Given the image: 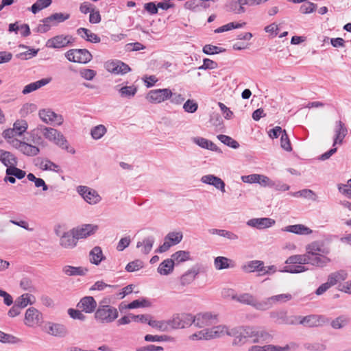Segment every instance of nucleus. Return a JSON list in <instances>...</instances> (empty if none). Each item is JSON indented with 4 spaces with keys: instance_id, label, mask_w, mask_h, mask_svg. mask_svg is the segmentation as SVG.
Here are the masks:
<instances>
[{
    "instance_id": "1",
    "label": "nucleus",
    "mask_w": 351,
    "mask_h": 351,
    "mask_svg": "<svg viewBox=\"0 0 351 351\" xmlns=\"http://www.w3.org/2000/svg\"><path fill=\"white\" fill-rule=\"evenodd\" d=\"M106 304L107 302L105 300H102L95 313V319L101 324L111 323L115 320L119 315L116 308Z\"/></svg>"
},
{
    "instance_id": "2",
    "label": "nucleus",
    "mask_w": 351,
    "mask_h": 351,
    "mask_svg": "<svg viewBox=\"0 0 351 351\" xmlns=\"http://www.w3.org/2000/svg\"><path fill=\"white\" fill-rule=\"evenodd\" d=\"M244 336L245 343L249 339H252V343H258L261 341H269L271 336L263 330H258L254 327L246 326L242 327Z\"/></svg>"
},
{
    "instance_id": "3",
    "label": "nucleus",
    "mask_w": 351,
    "mask_h": 351,
    "mask_svg": "<svg viewBox=\"0 0 351 351\" xmlns=\"http://www.w3.org/2000/svg\"><path fill=\"white\" fill-rule=\"evenodd\" d=\"M65 57L70 62L86 64L92 60L93 56L86 49H73L67 51Z\"/></svg>"
},
{
    "instance_id": "4",
    "label": "nucleus",
    "mask_w": 351,
    "mask_h": 351,
    "mask_svg": "<svg viewBox=\"0 0 351 351\" xmlns=\"http://www.w3.org/2000/svg\"><path fill=\"white\" fill-rule=\"evenodd\" d=\"M171 329L183 328L193 324V316L189 313H180L174 315L169 319Z\"/></svg>"
},
{
    "instance_id": "5",
    "label": "nucleus",
    "mask_w": 351,
    "mask_h": 351,
    "mask_svg": "<svg viewBox=\"0 0 351 351\" xmlns=\"http://www.w3.org/2000/svg\"><path fill=\"white\" fill-rule=\"evenodd\" d=\"M75 39L70 35H58L50 39L46 43V47L48 48L60 49L71 45Z\"/></svg>"
},
{
    "instance_id": "6",
    "label": "nucleus",
    "mask_w": 351,
    "mask_h": 351,
    "mask_svg": "<svg viewBox=\"0 0 351 351\" xmlns=\"http://www.w3.org/2000/svg\"><path fill=\"white\" fill-rule=\"evenodd\" d=\"M237 301L253 306L258 311H266L267 303H264V300L258 301L256 298L250 293H245L237 296Z\"/></svg>"
},
{
    "instance_id": "7",
    "label": "nucleus",
    "mask_w": 351,
    "mask_h": 351,
    "mask_svg": "<svg viewBox=\"0 0 351 351\" xmlns=\"http://www.w3.org/2000/svg\"><path fill=\"white\" fill-rule=\"evenodd\" d=\"M10 144L27 156H35L40 153V149L37 146L33 145L31 143L19 142V139H13L10 141Z\"/></svg>"
},
{
    "instance_id": "8",
    "label": "nucleus",
    "mask_w": 351,
    "mask_h": 351,
    "mask_svg": "<svg viewBox=\"0 0 351 351\" xmlns=\"http://www.w3.org/2000/svg\"><path fill=\"white\" fill-rule=\"evenodd\" d=\"M172 96V92L169 88L152 90L149 92L147 99L152 103L159 104Z\"/></svg>"
},
{
    "instance_id": "9",
    "label": "nucleus",
    "mask_w": 351,
    "mask_h": 351,
    "mask_svg": "<svg viewBox=\"0 0 351 351\" xmlns=\"http://www.w3.org/2000/svg\"><path fill=\"white\" fill-rule=\"evenodd\" d=\"M39 117L46 123L60 125L63 123V117L61 114H56L51 110H40Z\"/></svg>"
},
{
    "instance_id": "10",
    "label": "nucleus",
    "mask_w": 351,
    "mask_h": 351,
    "mask_svg": "<svg viewBox=\"0 0 351 351\" xmlns=\"http://www.w3.org/2000/svg\"><path fill=\"white\" fill-rule=\"evenodd\" d=\"M106 69L114 74H125L130 71V67L120 60L108 61L105 63Z\"/></svg>"
},
{
    "instance_id": "11",
    "label": "nucleus",
    "mask_w": 351,
    "mask_h": 351,
    "mask_svg": "<svg viewBox=\"0 0 351 351\" xmlns=\"http://www.w3.org/2000/svg\"><path fill=\"white\" fill-rule=\"evenodd\" d=\"M77 192L83 197L86 202L90 204H95L99 202L101 199L96 191L86 186H78Z\"/></svg>"
},
{
    "instance_id": "12",
    "label": "nucleus",
    "mask_w": 351,
    "mask_h": 351,
    "mask_svg": "<svg viewBox=\"0 0 351 351\" xmlns=\"http://www.w3.org/2000/svg\"><path fill=\"white\" fill-rule=\"evenodd\" d=\"M97 230L98 226L93 224H84L82 226L73 229L74 234H75L78 239L86 238L93 234Z\"/></svg>"
},
{
    "instance_id": "13",
    "label": "nucleus",
    "mask_w": 351,
    "mask_h": 351,
    "mask_svg": "<svg viewBox=\"0 0 351 351\" xmlns=\"http://www.w3.org/2000/svg\"><path fill=\"white\" fill-rule=\"evenodd\" d=\"M193 324L198 328L210 326L213 324V320L216 319V316L210 313H199L193 317Z\"/></svg>"
},
{
    "instance_id": "14",
    "label": "nucleus",
    "mask_w": 351,
    "mask_h": 351,
    "mask_svg": "<svg viewBox=\"0 0 351 351\" xmlns=\"http://www.w3.org/2000/svg\"><path fill=\"white\" fill-rule=\"evenodd\" d=\"M77 306L86 313H91L95 311L97 307V302L93 297L86 296L80 300Z\"/></svg>"
},
{
    "instance_id": "15",
    "label": "nucleus",
    "mask_w": 351,
    "mask_h": 351,
    "mask_svg": "<svg viewBox=\"0 0 351 351\" xmlns=\"http://www.w3.org/2000/svg\"><path fill=\"white\" fill-rule=\"evenodd\" d=\"M275 223V220L271 218H254L247 221V225L256 228L257 229H264L272 226Z\"/></svg>"
},
{
    "instance_id": "16",
    "label": "nucleus",
    "mask_w": 351,
    "mask_h": 351,
    "mask_svg": "<svg viewBox=\"0 0 351 351\" xmlns=\"http://www.w3.org/2000/svg\"><path fill=\"white\" fill-rule=\"evenodd\" d=\"M201 182L204 184L215 186L217 189L220 190L222 193L226 191L225 182L220 178L214 175L208 174L203 176L201 178Z\"/></svg>"
},
{
    "instance_id": "17",
    "label": "nucleus",
    "mask_w": 351,
    "mask_h": 351,
    "mask_svg": "<svg viewBox=\"0 0 351 351\" xmlns=\"http://www.w3.org/2000/svg\"><path fill=\"white\" fill-rule=\"evenodd\" d=\"M77 240L79 239H77L72 229L69 232H64L60 237V244L64 248H73L77 245Z\"/></svg>"
},
{
    "instance_id": "18",
    "label": "nucleus",
    "mask_w": 351,
    "mask_h": 351,
    "mask_svg": "<svg viewBox=\"0 0 351 351\" xmlns=\"http://www.w3.org/2000/svg\"><path fill=\"white\" fill-rule=\"evenodd\" d=\"M41 313L34 307L29 308L25 315V324L29 326H32L37 324L41 319Z\"/></svg>"
},
{
    "instance_id": "19",
    "label": "nucleus",
    "mask_w": 351,
    "mask_h": 351,
    "mask_svg": "<svg viewBox=\"0 0 351 351\" xmlns=\"http://www.w3.org/2000/svg\"><path fill=\"white\" fill-rule=\"evenodd\" d=\"M324 254H318L314 256H308V260L307 264H311L313 266L317 267H324L331 260L330 258L324 255Z\"/></svg>"
},
{
    "instance_id": "20",
    "label": "nucleus",
    "mask_w": 351,
    "mask_h": 351,
    "mask_svg": "<svg viewBox=\"0 0 351 351\" xmlns=\"http://www.w3.org/2000/svg\"><path fill=\"white\" fill-rule=\"evenodd\" d=\"M19 141L36 145L44 143V141L38 133V130H36V128L32 130L30 132H27L26 135H23L22 139H19Z\"/></svg>"
},
{
    "instance_id": "21",
    "label": "nucleus",
    "mask_w": 351,
    "mask_h": 351,
    "mask_svg": "<svg viewBox=\"0 0 351 351\" xmlns=\"http://www.w3.org/2000/svg\"><path fill=\"white\" fill-rule=\"evenodd\" d=\"M226 335L234 337L232 344L234 346H241L245 343L242 327L233 328L231 329L227 327Z\"/></svg>"
},
{
    "instance_id": "22",
    "label": "nucleus",
    "mask_w": 351,
    "mask_h": 351,
    "mask_svg": "<svg viewBox=\"0 0 351 351\" xmlns=\"http://www.w3.org/2000/svg\"><path fill=\"white\" fill-rule=\"evenodd\" d=\"M292 295L289 293H283L274 295L264 300V303H267V306L266 310L272 307L274 304L282 303L291 300Z\"/></svg>"
},
{
    "instance_id": "23",
    "label": "nucleus",
    "mask_w": 351,
    "mask_h": 351,
    "mask_svg": "<svg viewBox=\"0 0 351 351\" xmlns=\"http://www.w3.org/2000/svg\"><path fill=\"white\" fill-rule=\"evenodd\" d=\"M199 273V268L197 266L193 267L180 277V284L182 286L191 284L195 279Z\"/></svg>"
},
{
    "instance_id": "24",
    "label": "nucleus",
    "mask_w": 351,
    "mask_h": 351,
    "mask_svg": "<svg viewBox=\"0 0 351 351\" xmlns=\"http://www.w3.org/2000/svg\"><path fill=\"white\" fill-rule=\"evenodd\" d=\"M47 332L53 336L63 337L67 335V329L65 326L56 323H49Z\"/></svg>"
},
{
    "instance_id": "25",
    "label": "nucleus",
    "mask_w": 351,
    "mask_h": 351,
    "mask_svg": "<svg viewBox=\"0 0 351 351\" xmlns=\"http://www.w3.org/2000/svg\"><path fill=\"white\" fill-rule=\"evenodd\" d=\"M243 271L247 273L258 271L261 274L264 269V263L262 261H251L242 267Z\"/></svg>"
},
{
    "instance_id": "26",
    "label": "nucleus",
    "mask_w": 351,
    "mask_h": 351,
    "mask_svg": "<svg viewBox=\"0 0 351 351\" xmlns=\"http://www.w3.org/2000/svg\"><path fill=\"white\" fill-rule=\"evenodd\" d=\"M337 128L335 130V137L334 139L333 146L336 144H341L343 138L347 134V128L341 121H338L336 123Z\"/></svg>"
},
{
    "instance_id": "27",
    "label": "nucleus",
    "mask_w": 351,
    "mask_h": 351,
    "mask_svg": "<svg viewBox=\"0 0 351 351\" xmlns=\"http://www.w3.org/2000/svg\"><path fill=\"white\" fill-rule=\"evenodd\" d=\"M50 82H51V78H43V79H41L35 82L30 83L24 87L22 93L24 95L29 94V93L40 88L42 86L47 85Z\"/></svg>"
},
{
    "instance_id": "28",
    "label": "nucleus",
    "mask_w": 351,
    "mask_h": 351,
    "mask_svg": "<svg viewBox=\"0 0 351 351\" xmlns=\"http://www.w3.org/2000/svg\"><path fill=\"white\" fill-rule=\"evenodd\" d=\"M208 338L210 339H217L226 335L227 327L224 325H218L210 328H207Z\"/></svg>"
},
{
    "instance_id": "29",
    "label": "nucleus",
    "mask_w": 351,
    "mask_h": 351,
    "mask_svg": "<svg viewBox=\"0 0 351 351\" xmlns=\"http://www.w3.org/2000/svg\"><path fill=\"white\" fill-rule=\"evenodd\" d=\"M284 231L292 232L296 234L307 235L312 233V230L302 224L291 225L286 226Z\"/></svg>"
},
{
    "instance_id": "30",
    "label": "nucleus",
    "mask_w": 351,
    "mask_h": 351,
    "mask_svg": "<svg viewBox=\"0 0 351 351\" xmlns=\"http://www.w3.org/2000/svg\"><path fill=\"white\" fill-rule=\"evenodd\" d=\"M270 317L275 319L276 322L279 324H290L293 323L291 317L287 315L286 311L271 312Z\"/></svg>"
},
{
    "instance_id": "31",
    "label": "nucleus",
    "mask_w": 351,
    "mask_h": 351,
    "mask_svg": "<svg viewBox=\"0 0 351 351\" xmlns=\"http://www.w3.org/2000/svg\"><path fill=\"white\" fill-rule=\"evenodd\" d=\"M0 161L9 168L12 165H17V159L12 153L0 149Z\"/></svg>"
},
{
    "instance_id": "32",
    "label": "nucleus",
    "mask_w": 351,
    "mask_h": 351,
    "mask_svg": "<svg viewBox=\"0 0 351 351\" xmlns=\"http://www.w3.org/2000/svg\"><path fill=\"white\" fill-rule=\"evenodd\" d=\"M323 319V317L310 315L303 317H301L300 324L307 327H315L320 324V319Z\"/></svg>"
},
{
    "instance_id": "33",
    "label": "nucleus",
    "mask_w": 351,
    "mask_h": 351,
    "mask_svg": "<svg viewBox=\"0 0 351 351\" xmlns=\"http://www.w3.org/2000/svg\"><path fill=\"white\" fill-rule=\"evenodd\" d=\"M63 272L69 276H85L88 272V269L83 267H73L66 265L63 267Z\"/></svg>"
},
{
    "instance_id": "34",
    "label": "nucleus",
    "mask_w": 351,
    "mask_h": 351,
    "mask_svg": "<svg viewBox=\"0 0 351 351\" xmlns=\"http://www.w3.org/2000/svg\"><path fill=\"white\" fill-rule=\"evenodd\" d=\"M154 238L152 236L146 237L142 241H138L136 244V247H141V252L144 254H148L153 247L154 243Z\"/></svg>"
},
{
    "instance_id": "35",
    "label": "nucleus",
    "mask_w": 351,
    "mask_h": 351,
    "mask_svg": "<svg viewBox=\"0 0 351 351\" xmlns=\"http://www.w3.org/2000/svg\"><path fill=\"white\" fill-rule=\"evenodd\" d=\"M90 261L91 263L98 265L105 256L103 254L102 250L99 246L94 247L89 253Z\"/></svg>"
},
{
    "instance_id": "36",
    "label": "nucleus",
    "mask_w": 351,
    "mask_h": 351,
    "mask_svg": "<svg viewBox=\"0 0 351 351\" xmlns=\"http://www.w3.org/2000/svg\"><path fill=\"white\" fill-rule=\"evenodd\" d=\"M36 130H38V132L40 131V133L48 140L50 141L54 142L56 138L58 136L60 132L52 128H47L45 126H38Z\"/></svg>"
},
{
    "instance_id": "37",
    "label": "nucleus",
    "mask_w": 351,
    "mask_h": 351,
    "mask_svg": "<svg viewBox=\"0 0 351 351\" xmlns=\"http://www.w3.org/2000/svg\"><path fill=\"white\" fill-rule=\"evenodd\" d=\"M174 263L171 258L163 261L158 266L157 270L160 275L167 276L172 273L174 268Z\"/></svg>"
},
{
    "instance_id": "38",
    "label": "nucleus",
    "mask_w": 351,
    "mask_h": 351,
    "mask_svg": "<svg viewBox=\"0 0 351 351\" xmlns=\"http://www.w3.org/2000/svg\"><path fill=\"white\" fill-rule=\"evenodd\" d=\"M233 261L224 256H217L215 258L214 265L216 269L221 270L233 267Z\"/></svg>"
},
{
    "instance_id": "39",
    "label": "nucleus",
    "mask_w": 351,
    "mask_h": 351,
    "mask_svg": "<svg viewBox=\"0 0 351 351\" xmlns=\"http://www.w3.org/2000/svg\"><path fill=\"white\" fill-rule=\"evenodd\" d=\"M329 253L328 250L322 249L317 242H313L308 244L306 246V255L308 256H314L318 254H327Z\"/></svg>"
},
{
    "instance_id": "40",
    "label": "nucleus",
    "mask_w": 351,
    "mask_h": 351,
    "mask_svg": "<svg viewBox=\"0 0 351 351\" xmlns=\"http://www.w3.org/2000/svg\"><path fill=\"white\" fill-rule=\"evenodd\" d=\"M348 274L345 270H339L338 271L331 273L328 276L327 281L331 285V286H334L338 282L346 280Z\"/></svg>"
},
{
    "instance_id": "41",
    "label": "nucleus",
    "mask_w": 351,
    "mask_h": 351,
    "mask_svg": "<svg viewBox=\"0 0 351 351\" xmlns=\"http://www.w3.org/2000/svg\"><path fill=\"white\" fill-rule=\"evenodd\" d=\"M148 324L152 328H156L162 332L169 331L171 329L170 321H157L152 320V319H149Z\"/></svg>"
},
{
    "instance_id": "42",
    "label": "nucleus",
    "mask_w": 351,
    "mask_h": 351,
    "mask_svg": "<svg viewBox=\"0 0 351 351\" xmlns=\"http://www.w3.org/2000/svg\"><path fill=\"white\" fill-rule=\"evenodd\" d=\"M53 143L61 149L66 150L69 153L75 154V149L69 145L67 140L61 132L59 134L58 136L56 138Z\"/></svg>"
},
{
    "instance_id": "43",
    "label": "nucleus",
    "mask_w": 351,
    "mask_h": 351,
    "mask_svg": "<svg viewBox=\"0 0 351 351\" xmlns=\"http://www.w3.org/2000/svg\"><path fill=\"white\" fill-rule=\"evenodd\" d=\"M226 6L228 11L237 14L245 12V8L243 6H241L239 0H230Z\"/></svg>"
},
{
    "instance_id": "44",
    "label": "nucleus",
    "mask_w": 351,
    "mask_h": 351,
    "mask_svg": "<svg viewBox=\"0 0 351 351\" xmlns=\"http://www.w3.org/2000/svg\"><path fill=\"white\" fill-rule=\"evenodd\" d=\"M171 260L174 265L189 261L191 259L190 252L188 251L180 250L171 255Z\"/></svg>"
},
{
    "instance_id": "45",
    "label": "nucleus",
    "mask_w": 351,
    "mask_h": 351,
    "mask_svg": "<svg viewBox=\"0 0 351 351\" xmlns=\"http://www.w3.org/2000/svg\"><path fill=\"white\" fill-rule=\"evenodd\" d=\"M308 255L306 254H297L289 256L285 261L286 264H299V265H305L307 264Z\"/></svg>"
},
{
    "instance_id": "46",
    "label": "nucleus",
    "mask_w": 351,
    "mask_h": 351,
    "mask_svg": "<svg viewBox=\"0 0 351 351\" xmlns=\"http://www.w3.org/2000/svg\"><path fill=\"white\" fill-rule=\"evenodd\" d=\"M16 165H12L9 168L6 169L5 173L7 176H12L21 180L23 178L26 173L25 171L17 168Z\"/></svg>"
},
{
    "instance_id": "47",
    "label": "nucleus",
    "mask_w": 351,
    "mask_h": 351,
    "mask_svg": "<svg viewBox=\"0 0 351 351\" xmlns=\"http://www.w3.org/2000/svg\"><path fill=\"white\" fill-rule=\"evenodd\" d=\"M52 3V0H37L32 7L30 8L31 11L34 14H36L40 10L49 7Z\"/></svg>"
},
{
    "instance_id": "48",
    "label": "nucleus",
    "mask_w": 351,
    "mask_h": 351,
    "mask_svg": "<svg viewBox=\"0 0 351 351\" xmlns=\"http://www.w3.org/2000/svg\"><path fill=\"white\" fill-rule=\"evenodd\" d=\"M32 295L25 293L17 298L14 303L21 308H25L28 304H32L34 302L31 301L30 297Z\"/></svg>"
},
{
    "instance_id": "49",
    "label": "nucleus",
    "mask_w": 351,
    "mask_h": 351,
    "mask_svg": "<svg viewBox=\"0 0 351 351\" xmlns=\"http://www.w3.org/2000/svg\"><path fill=\"white\" fill-rule=\"evenodd\" d=\"M27 123L25 120H17L13 125V130L18 134L19 136H21L23 134L24 132H26L27 129Z\"/></svg>"
},
{
    "instance_id": "50",
    "label": "nucleus",
    "mask_w": 351,
    "mask_h": 351,
    "mask_svg": "<svg viewBox=\"0 0 351 351\" xmlns=\"http://www.w3.org/2000/svg\"><path fill=\"white\" fill-rule=\"evenodd\" d=\"M349 321L348 317L341 315L332 320L330 325L334 329H341L346 326L349 323Z\"/></svg>"
},
{
    "instance_id": "51",
    "label": "nucleus",
    "mask_w": 351,
    "mask_h": 351,
    "mask_svg": "<svg viewBox=\"0 0 351 351\" xmlns=\"http://www.w3.org/2000/svg\"><path fill=\"white\" fill-rule=\"evenodd\" d=\"M217 138L224 145L233 149H237L239 147V143L229 136L219 134L217 136Z\"/></svg>"
},
{
    "instance_id": "52",
    "label": "nucleus",
    "mask_w": 351,
    "mask_h": 351,
    "mask_svg": "<svg viewBox=\"0 0 351 351\" xmlns=\"http://www.w3.org/2000/svg\"><path fill=\"white\" fill-rule=\"evenodd\" d=\"M40 23L36 27V31L40 33H45L48 32L52 25H54L50 19L46 17L40 21Z\"/></svg>"
},
{
    "instance_id": "53",
    "label": "nucleus",
    "mask_w": 351,
    "mask_h": 351,
    "mask_svg": "<svg viewBox=\"0 0 351 351\" xmlns=\"http://www.w3.org/2000/svg\"><path fill=\"white\" fill-rule=\"evenodd\" d=\"M244 25H245V23H239L231 22V23H229L226 25H224L216 29L215 30V33H221V32L231 30L232 29L241 28V27H243Z\"/></svg>"
},
{
    "instance_id": "54",
    "label": "nucleus",
    "mask_w": 351,
    "mask_h": 351,
    "mask_svg": "<svg viewBox=\"0 0 351 351\" xmlns=\"http://www.w3.org/2000/svg\"><path fill=\"white\" fill-rule=\"evenodd\" d=\"M39 167L41 169L45 171L49 170L56 172H59L60 171V167L49 160H42L39 165Z\"/></svg>"
},
{
    "instance_id": "55",
    "label": "nucleus",
    "mask_w": 351,
    "mask_h": 351,
    "mask_svg": "<svg viewBox=\"0 0 351 351\" xmlns=\"http://www.w3.org/2000/svg\"><path fill=\"white\" fill-rule=\"evenodd\" d=\"M0 341L3 343H16L20 341V339L12 335L0 330Z\"/></svg>"
},
{
    "instance_id": "56",
    "label": "nucleus",
    "mask_w": 351,
    "mask_h": 351,
    "mask_svg": "<svg viewBox=\"0 0 351 351\" xmlns=\"http://www.w3.org/2000/svg\"><path fill=\"white\" fill-rule=\"evenodd\" d=\"M106 132V127L103 125H99L91 130L90 134L94 139H99L105 134Z\"/></svg>"
},
{
    "instance_id": "57",
    "label": "nucleus",
    "mask_w": 351,
    "mask_h": 351,
    "mask_svg": "<svg viewBox=\"0 0 351 351\" xmlns=\"http://www.w3.org/2000/svg\"><path fill=\"white\" fill-rule=\"evenodd\" d=\"M49 18L55 25L58 23H61L69 19L70 18V14L59 12L51 14Z\"/></svg>"
},
{
    "instance_id": "58",
    "label": "nucleus",
    "mask_w": 351,
    "mask_h": 351,
    "mask_svg": "<svg viewBox=\"0 0 351 351\" xmlns=\"http://www.w3.org/2000/svg\"><path fill=\"white\" fill-rule=\"evenodd\" d=\"M151 306V303L149 300L147 299H142L141 300H135L130 302L127 308L129 309L139 308V307H148Z\"/></svg>"
},
{
    "instance_id": "59",
    "label": "nucleus",
    "mask_w": 351,
    "mask_h": 351,
    "mask_svg": "<svg viewBox=\"0 0 351 351\" xmlns=\"http://www.w3.org/2000/svg\"><path fill=\"white\" fill-rule=\"evenodd\" d=\"M280 146L287 152H291L292 150L290 140L286 132V130H283L282 134L280 136Z\"/></svg>"
},
{
    "instance_id": "60",
    "label": "nucleus",
    "mask_w": 351,
    "mask_h": 351,
    "mask_svg": "<svg viewBox=\"0 0 351 351\" xmlns=\"http://www.w3.org/2000/svg\"><path fill=\"white\" fill-rule=\"evenodd\" d=\"M197 108V103L193 99H187L183 105V109L188 113H194Z\"/></svg>"
},
{
    "instance_id": "61",
    "label": "nucleus",
    "mask_w": 351,
    "mask_h": 351,
    "mask_svg": "<svg viewBox=\"0 0 351 351\" xmlns=\"http://www.w3.org/2000/svg\"><path fill=\"white\" fill-rule=\"evenodd\" d=\"M183 235L180 232H169L165 238V240H167L171 242L172 245L179 243L182 239Z\"/></svg>"
},
{
    "instance_id": "62",
    "label": "nucleus",
    "mask_w": 351,
    "mask_h": 351,
    "mask_svg": "<svg viewBox=\"0 0 351 351\" xmlns=\"http://www.w3.org/2000/svg\"><path fill=\"white\" fill-rule=\"evenodd\" d=\"M225 51V49L219 47L217 46H214L212 45H206L203 48V52L208 55L217 54L221 52H223Z\"/></svg>"
},
{
    "instance_id": "63",
    "label": "nucleus",
    "mask_w": 351,
    "mask_h": 351,
    "mask_svg": "<svg viewBox=\"0 0 351 351\" xmlns=\"http://www.w3.org/2000/svg\"><path fill=\"white\" fill-rule=\"evenodd\" d=\"M136 91L137 88L134 86H123L119 90L121 95L125 97H133Z\"/></svg>"
},
{
    "instance_id": "64",
    "label": "nucleus",
    "mask_w": 351,
    "mask_h": 351,
    "mask_svg": "<svg viewBox=\"0 0 351 351\" xmlns=\"http://www.w3.org/2000/svg\"><path fill=\"white\" fill-rule=\"evenodd\" d=\"M143 263L141 260H135L134 261H132L129 263L126 267L125 269L128 272H133L135 271H138L140 269L143 268Z\"/></svg>"
}]
</instances>
